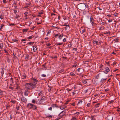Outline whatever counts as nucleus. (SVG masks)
<instances>
[{
	"label": "nucleus",
	"mask_w": 120,
	"mask_h": 120,
	"mask_svg": "<svg viewBox=\"0 0 120 120\" xmlns=\"http://www.w3.org/2000/svg\"><path fill=\"white\" fill-rule=\"evenodd\" d=\"M99 74L98 75L96 76V78L97 79H98L99 78Z\"/></svg>",
	"instance_id": "nucleus-36"
},
{
	"label": "nucleus",
	"mask_w": 120,
	"mask_h": 120,
	"mask_svg": "<svg viewBox=\"0 0 120 120\" xmlns=\"http://www.w3.org/2000/svg\"><path fill=\"white\" fill-rule=\"evenodd\" d=\"M72 45L71 44H69L68 45V47H71V46Z\"/></svg>",
	"instance_id": "nucleus-48"
},
{
	"label": "nucleus",
	"mask_w": 120,
	"mask_h": 120,
	"mask_svg": "<svg viewBox=\"0 0 120 120\" xmlns=\"http://www.w3.org/2000/svg\"><path fill=\"white\" fill-rule=\"evenodd\" d=\"M60 108L61 109H63L65 108V107H60Z\"/></svg>",
	"instance_id": "nucleus-61"
},
{
	"label": "nucleus",
	"mask_w": 120,
	"mask_h": 120,
	"mask_svg": "<svg viewBox=\"0 0 120 120\" xmlns=\"http://www.w3.org/2000/svg\"><path fill=\"white\" fill-rule=\"evenodd\" d=\"M112 19H109L108 20V22H112Z\"/></svg>",
	"instance_id": "nucleus-51"
},
{
	"label": "nucleus",
	"mask_w": 120,
	"mask_h": 120,
	"mask_svg": "<svg viewBox=\"0 0 120 120\" xmlns=\"http://www.w3.org/2000/svg\"><path fill=\"white\" fill-rule=\"evenodd\" d=\"M41 76L42 77H46V75H45L44 74H42L41 75Z\"/></svg>",
	"instance_id": "nucleus-38"
},
{
	"label": "nucleus",
	"mask_w": 120,
	"mask_h": 120,
	"mask_svg": "<svg viewBox=\"0 0 120 120\" xmlns=\"http://www.w3.org/2000/svg\"><path fill=\"white\" fill-rule=\"evenodd\" d=\"M83 69L82 68H79L77 69V71L78 72H82L83 71Z\"/></svg>",
	"instance_id": "nucleus-13"
},
{
	"label": "nucleus",
	"mask_w": 120,
	"mask_h": 120,
	"mask_svg": "<svg viewBox=\"0 0 120 120\" xmlns=\"http://www.w3.org/2000/svg\"><path fill=\"white\" fill-rule=\"evenodd\" d=\"M76 120V118L74 117H72L71 120Z\"/></svg>",
	"instance_id": "nucleus-34"
},
{
	"label": "nucleus",
	"mask_w": 120,
	"mask_h": 120,
	"mask_svg": "<svg viewBox=\"0 0 120 120\" xmlns=\"http://www.w3.org/2000/svg\"><path fill=\"white\" fill-rule=\"evenodd\" d=\"M12 41H13L14 42H17V41H18V40L16 39H12Z\"/></svg>",
	"instance_id": "nucleus-32"
},
{
	"label": "nucleus",
	"mask_w": 120,
	"mask_h": 120,
	"mask_svg": "<svg viewBox=\"0 0 120 120\" xmlns=\"http://www.w3.org/2000/svg\"><path fill=\"white\" fill-rule=\"evenodd\" d=\"M107 16L108 17H110L111 16V15H107Z\"/></svg>",
	"instance_id": "nucleus-64"
},
{
	"label": "nucleus",
	"mask_w": 120,
	"mask_h": 120,
	"mask_svg": "<svg viewBox=\"0 0 120 120\" xmlns=\"http://www.w3.org/2000/svg\"><path fill=\"white\" fill-rule=\"evenodd\" d=\"M90 103H88L87 105V107H88L90 106Z\"/></svg>",
	"instance_id": "nucleus-54"
},
{
	"label": "nucleus",
	"mask_w": 120,
	"mask_h": 120,
	"mask_svg": "<svg viewBox=\"0 0 120 120\" xmlns=\"http://www.w3.org/2000/svg\"><path fill=\"white\" fill-rule=\"evenodd\" d=\"M4 26V25L2 24L0 26V27L1 28H2Z\"/></svg>",
	"instance_id": "nucleus-56"
},
{
	"label": "nucleus",
	"mask_w": 120,
	"mask_h": 120,
	"mask_svg": "<svg viewBox=\"0 0 120 120\" xmlns=\"http://www.w3.org/2000/svg\"><path fill=\"white\" fill-rule=\"evenodd\" d=\"M104 28H103V27H100L99 28V30H101L103 29Z\"/></svg>",
	"instance_id": "nucleus-41"
},
{
	"label": "nucleus",
	"mask_w": 120,
	"mask_h": 120,
	"mask_svg": "<svg viewBox=\"0 0 120 120\" xmlns=\"http://www.w3.org/2000/svg\"><path fill=\"white\" fill-rule=\"evenodd\" d=\"M36 101L34 100H33L32 101V102L33 103H35Z\"/></svg>",
	"instance_id": "nucleus-46"
},
{
	"label": "nucleus",
	"mask_w": 120,
	"mask_h": 120,
	"mask_svg": "<svg viewBox=\"0 0 120 120\" xmlns=\"http://www.w3.org/2000/svg\"><path fill=\"white\" fill-rule=\"evenodd\" d=\"M46 97H42L41 99H39V103L40 104H43L45 102L44 101L46 100Z\"/></svg>",
	"instance_id": "nucleus-3"
},
{
	"label": "nucleus",
	"mask_w": 120,
	"mask_h": 120,
	"mask_svg": "<svg viewBox=\"0 0 120 120\" xmlns=\"http://www.w3.org/2000/svg\"><path fill=\"white\" fill-rule=\"evenodd\" d=\"M57 58V57L56 56L54 57H52L51 58L53 59H56Z\"/></svg>",
	"instance_id": "nucleus-37"
},
{
	"label": "nucleus",
	"mask_w": 120,
	"mask_h": 120,
	"mask_svg": "<svg viewBox=\"0 0 120 120\" xmlns=\"http://www.w3.org/2000/svg\"><path fill=\"white\" fill-rule=\"evenodd\" d=\"M63 44V43H59L57 44V45H62Z\"/></svg>",
	"instance_id": "nucleus-35"
},
{
	"label": "nucleus",
	"mask_w": 120,
	"mask_h": 120,
	"mask_svg": "<svg viewBox=\"0 0 120 120\" xmlns=\"http://www.w3.org/2000/svg\"><path fill=\"white\" fill-rule=\"evenodd\" d=\"M41 94H42L41 91L40 92V93H39L38 94V95H39V96H41Z\"/></svg>",
	"instance_id": "nucleus-40"
},
{
	"label": "nucleus",
	"mask_w": 120,
	"mask_h": 120,
	"mask_svg": "<svg viewBox=\"0 0 120 120\" xmlns=\"http://www.w3.org/2000/svg\"><path fill=\"white\" fill-rule=\"evenodd\" d=\"M82 100H80L79 101L78 103L77 104V105H82Z\"/></svg>",
	"instance_id": "nucleus-11"
},
{
	"label": "nucleus",
	"mask_w": 120,
	"mask_h": 120,
	"mask_svg": "<svg viewBox=\"0 0 120 120\" xmlns=\"http://www.w3.org/2000/svg\"><path fill=\"white\" fill-rule=\"evenodd\" d=\"M33 36H29L26 38L27 39H31L32 38H33Z\"/></svg>",
	"instance_id": "nucleus-28"
},
{
	"label": "nucleus",
	"mask_w": 120,
	"mask_h": 120,
	"mask_svg": "<svg viewBox=\"0 0 120 120\" xmlns=\"http://www.w3.org/2000/svg\"><path fill=\"white\" fill-rule=\"evenodd\" d=\"M64 71V69H62L60 70L59 71H58V73H61L62 72H63Z\"/></svg>",
	"instance_id": "nucleus-22"
},
{
	"label": "nucleus",
	"mask_w": 120,
	"mask_h": 120,
	"mask_svg": "<svg viewBox=\"0 0 120 120\" xmlns=\"http://www.w3.org/2000/svg\"><path fill=\"white\" fill-rule=\"evenodd\" d=\"M21 101L24 103H26L27 101V99L26 98L24 97H22L21 98Z\"/></svg>",
	"instance_id": "nucleus-8"
},
{
	"label": "nucleus",
	"mask_w": 120,
	"mask_h": 120,
	"mask_svg": "<svg viewBox=\"0 0 120 120\" xmlns=\"http://www.w3.org/2000/svg\"><path fill=\"white\" fill-rule=\"evenodd\" d=\"M118 13H116L114 14L115 16L116 17L118 15Z\"/></svg>",
	"instance_id": "nucleus-59"
},
{
	"label": "nucleus",
	"mask_w": 120,
	"mask_h": 120,
	"mask_svg": "<svg viewBox=\"0 0 120 120\" xmlns=\"http://www.w3.org/2000/svg\"><path fill=\"white\" fill-rule=\"evenodd\" d=\"M113 117L112 116H111L109 119V120H113Z\"/></svg>",
	"instance_id": "nucleus-30"
},
{
	"label": "nucleus",
	"mask_w": 120,
	"mask_h": 120,
	"mask_svg": "<svg viewBox=\"0 0 120 120\" xmlns=\"http://www.w3.org/2000/svg\"><path fill=\"white\" fill-rule=\"evenodd\" d=\"M51 106L53 108H57L58 107V106L57 105L53 104H52Z\"/></svg>",
	"instance_id": "nucleus-12"
},
{
	"label": "nucleus",
	"mask_w": 120,
	"mask_h": 120,
	"mask_svg": "<svg viewBox=\"0 0 120 120\" xmlns=\"http://www.w3.org/2000/svg\"><path fill=\"white\" fill-rule=\"evenodd\" d=\"M52 107H50L48 109L50 110H52Z\"/></svg>",
	"instance_id": "nucleus-60"
},
{
	"label": "nucleus",
	"mask_w": 120,
	"mask_h": 120,
	"mask_svg": "<svg viewBox=\"0 0 120 120\" xmlns=\"http://www.w3.org/2000/svg\"><path fill=\"white\" fill-rule=\"evenodd\" d=\"M114 41H115V42H118V40L117 39H114Z\"/></svg>",
	"instance_id": "nucleus-42"
},
{
	"label": "nucleus",
	"mask_w": 120,
	"mask_h": 120,
	"mask_svg": "<svg viewBox=\"0 0 120 120\" xmlns=\"http://www.w3.org/2000/svg\"><path fill=\"white\" fill-rule=\"evenodd\" d=\"M90 22L92 25L94 23V20L92 16H91L90 17Z\"/></svg>",
	"instance_id": "nucleus-7"
},
{
	"label": "nucleus",
	"mask_w": 120,
	"mask_h": 120,
	"mask_svg": "<svg viewBox=\"0 0 120 120\" xmlns=\"http://www.w3.org/2000/svg\"><path fill=\"white\" fill-rule=\"evenodd\" d=\"M91 120H95V118L94 117V116H91L90 118Z\"/></svg>",
	"instance_id": "nucleus-20"
},
{
	"label": "nucleus",
	"mask_w": 120,
	"mask_h": 120,
	"mask_svg": "<svg viewBox=\"0 0 120 120\" xmlns=\"http://www.w3.org/2000/svg\"><path fill=\"white\" fill-rule=\"evenodd\" d=\"M63 35H64L63 34H62L59 36V39H61L63 36Z\"/></svg>",
	"instance_id": "nucleus-21"
},
{
	"label": "nucleus",
	"mask_w": 120,
	"mask_h": 120,
	"mask_svg": "<svg viewBox=\"0 0 120 120\" xmlns=\"http://www.w3.org/2000/svg\"><path fill=\"white\" fill-rule=\"evenodd\" d=\"M100 103H98L96 104L95 106V107L96 108H98L99 107V105H100Z\"/></svg>",
	"instance_id": "nucleus-23"
},
{
	"label": "nucleus",
	"mask_w": 120,
	"mask_h": 120,
	"mask_svg": "<svg viewBox=\"0 0 120 120\" xmlns=\"http://www.w3.org/2000/svg\"><path fill=\"white\" fill-rule=\"evenodd\" d=\"M66 38H64L63 40V42H65L66 40Z\"/></svg>",
	"instance_id": "nucleus-53"
},
{
	"label": "nucleus",
	"mask_w": 120,
	"mask_h": 120,
	"mask_svg": "<svg viewBox=\"0 0 120 120\" xmlns=\"http://www.w3.org/2000/svg\"><path fill=\"white\" fill-rule=\"evenodd\" d=\"M14 12L16 14L17 12V11L16 10H14Z\"/></svg>",
	"instance_id": "nucleus-62"
},
{
	"label": "nucleus",
	"mask_w": 120,
	"mask_h": 120,
	"mask_svg": "<svg viewBox=\"0 0 120 120\" xmlns=\"http://www.w3.org/2000/svg\"><path fill=\"white\" fill-rule=\"evenodd\" d=\"M83 82L85 84L87 82L85 80H84L83 81Z\"/></svg>",
	"instance_id": "nucleus-47"
},
{
	"label": "nucleus",
	"mask_w": 120,
	"mask_h": 120,
	"mask_svg": "<svg viewBox=\"0 0 120 120\" xmlns=\"http://www.w3.org/2000/svg\"><path fill=\"white\" fill-rule=\"evenodd\" d=\"M80 113L79 112H76L74 113L75 115L76 114H77V115H79Z\"/></svg>",
	"instance_id": "nucleus-43"
},
{
	"label": "nucleus",
	"mask_w": 120,
	"mask_h": 120,
	"mask_svg": "<svg viewBox=\"0 0 120 120\" xmlns=\"http://www.w3.org/2000/svg\"><path fill=\"white\" fill-rule=\"evenodd\" d=\"M9 25L10 26H14L15 25V24L14 23H11V24H10Z\"/></svg>",
	"instance_id": "nucleus-49"
},
{
	"label": "nucleus",
	"mask_w": 120,
	"mask_h": 120,
	"mask_svg": "<svg viewBox=\"0 0 120 120\" xmlns=\"http://www.w3.org/2000/svg\"><path fill=\"white\" fill-rule=\"evenodd\" d=\"M20 16L18 14H17L15 16V18L16 19H17Z\"/></svg>",
	"instance_id": "nucleus-26"
},
{
	"label": "nucleus",
	"mask_w": 120,
	"mask_h": 120,
	"mask_svg": "<svg viewBox=\"0 0 120 120\" xmlns=\"http://www.w3.org/2000/svg\"><path fill=\"white\" fill-rule=\"evenodd\" d=\"M28 91L27 90H25V91L24 92V95L25 96H27L28 95Z\"/></svg>",
	"instance_id": "nucleus-18"
},
{
	"label": "nucleus",
	"mask_w": 120,
	"mask_h": 120,
	"mask_svg": "<svg viewBox=\"0 0 120 120\" xmlns=\"http://www.w3.org/2000/svg\"><path fill=\"white\" fill-rule=\"evenodd\" d=\"M88 91V89H87L86 90H85V93H87Z\"/></svg>",
	"instance_id": "nucleus-63"
},
{
	"label": "nucleus",
	"mask_w": 120,
	"mask_h": 120,
	"mask_svg": "<svg viewBox=\"0 0 120 120\" xmlns=\"http://www.w3.org/2000/svg\"><path fill=\"white\" fill-rule=\"evenodd\" d=\"M66 24V23H65L63 26H68V28H70V26L68 25H67Z\"/></svg>",
	"instance_id": "nucleus-24"
},
{
	"label": "nucleus",
	"mask_w": 120,
	"mask_h": 120,
	"mask_svg": "<svg viewBox=\"0 0 120 120\" xmlns=\"http://www.w3.org/2000/svg\"><path fill=\"white\" fill-rule=\"evenodd\" d=\"M110 71L109 68L108 67H106L105 68V70L103 72L107 74V73L109 72Z\"/></svg>",
	"instance_id": "nucleus-6"
},
{
	"label": "nucleus",
	"mask_w": 120,
	"mask_h": 120,
	"mask_svg": "<svg viewBox=\"0 0 120 120\" xmlns=\"http://www.w3.org/2000/svg\"><path fill=\"white\" fill-rule=\"evenodd\" d=\"M34 42H30L29 43H28V44H29L30 45H33V44H34Z\"/></svg>",
	"instance_id": "nucleus-31"
},
{
	"label": "nucleus",
	"mask_w": 120,
	"mask_h": 120,
	"mask_svg": "<svg viewBox=\"0 0 120 120\" xmlns=\"http://www.w3.org/2000/svg\"><path fill=\"white\" fill-rule=\"evenodd\" d=\"M28 29H23V32H27L28 30Z\"/></svg>",
	"instance_id": "nucleus-27"
},
{
	"label": "nucleus",
	"mask_w": 120,
	"mask_h": 120,
	"mask_svg": "<svg viewBox=\"0 0 120 120\" xmlns=\"http://www.w3.org/2000/svg\"><path fill=\"white\" fill-rule=\"evenodd\" d=\"M33 51L34 52H35L36 51V50H37V49L34 46H33Z\"/></svg>",
	"instance_id": "nucleus-17"
},
{
	"label": "nucleus",
	"mask_w": 120,
	"mask_h": 120,
	"mask_svg": "<svg viewBox=\"0 0 120 120\" xmlns=\"http://www.w3.org/2000/svg\"><path fill=\"white\" fill-rule=\"evenodd\" d=\"M4 73V68H3L2 69L1 71V77H3V74Z\"/></svg>",
	"instance_id": "nucleus-10"
},
{
	"label": "nucleus",
	"mask_w": 120,
	"mask_h": 120,
	"mask_svg": "<svg viewBox=\"0 0 120 120\" xmlns=\"http://www.w3.org/2000/svg\"><path fill=\"white\" fill-rule=\"evenodd\" d=\"M78 5L79 9L81 10H84L87 8L86 6H87V4H85L84 3H81L79 4Z\"/></svg>",
	"instance_id": "nucleus-2"
},
{
	"label": "nucleus",
	"mask_w": 120,
	"mask_h": 120,
	"mask_svg": "<svg viewBox=\"0 0 120 120\" xmlns=\"http://www.w3.org/2000/svg\"><path fill=\"white\" fill-rule=\"evenodd\" d=\"M23 77V79L22 78V79H25L26 78L27 76H26V75L25 73H23L22 74V76Z\"/></svg>",
	"instance_id": "nucleus-16"
},
{
	"label": "nucleus",
	"mask_w": 120,
	"mask_h": 120,
	"mask_svg": "<svg viewBox=\"0 0 120 120\" xmlns=\"http://www.w3.org/2000/svg\"><path fill=\"white\" fill-rule=\"evenodd\" d=\"M85 29H84L82 31V33H81L82 34H83V33H84L85 32Z\"/></svg>",
	"instance_id": "nucleus-50"
},
{
	"label": "nucleus",
	"mask_w": 120,
	"mask_h": 120,
	"mask_svg": "<svg viewBox=\"0 0 120 120\" xmlns=\"http://www.w3.org/2000/svg\"><path fill=\"white\" fill-rule=\"evenodd\" d=\"M77 49L76 48H73V50H75L76 51L77 50Z\"/></svg>",
	"instance_id": "nucleus-57"
},
{
	"label": "nucleus",
	"mask_w": 120,
	"mask_h": 120,
	"mask_svg": "<svg viewBox=\"0 0 120 120\" xmlns=\"http://www.w3.org/2000/svg\"><path fill=\"white\" fill-rule=\"evenodd\" d=\"M25 86L26 88L27 89L30 90L32 89V86L30 83H26Z\"/></svg>",
	"instance_id": "nucleus-4"
},
{
	"label": "nucleus",
	"mask_w": 120,
	"mask_h": 120,
	"mask_svg": "<svg viewBox=\"0 0 120 120\" xmlns=\"http://www.w3.org/2000/svg\"><path fill=\"white\" fill-rule=\"evenodd\" d=\"M94 43H96L97 44H98V42L96 41H94Z\"/></svg>",
	"instance_id": "nucleus-55"
},
{
	"label": "nucleus",
	"mask_w": 120,
	"mask_h": 120,
	"mask_svg": "<svg viewBox=\"0 0 120 120\" xmlns=\"http://www.w3.org/2000/svg\"><path fill=\"white\" fill-rule=\"evenodd\" d=\"M114 100H111L110 101H109V102L110 103H112L114 102Z\"/></svg>",
	"instance_id": "nucleus-44"
},
{
	"label": "nucleus",
	"mask_w": 120,
	"mask_h": 120,
	"mask_svg": "<svg viewBox=\"0 0 120 120\" xmlns=\"http://www.w3.org/2000/svg\"><path fill=\"white\" fill-rule=\"evenodd\" d=\"M70 75L71 76H73L75 75V74L72 72L70 73Z\"/></svg>",
	"instance_id": "nucleus-25"
},
{
	"label": "nucleus",
	"mask_w": 120,
	"mask_h": 120,
	"mask_svg": "<svg viewBox=\"0 0 120 120\" xmlns=\"http://www.w3.org/2000/svg\"><path fill=\"white\" fill-rule=\"evenodd\" d=\"M110 32H109V31L106 32V34H110Z\"/></svg>",
	"instance_id": "nucleus-58"
},
{
	"label": "nucleus",
	"mask_w": 120,
	"mask_h": 120,
	"mask_svg": "<svg viewBox=\"0 0 120 120\" xmlns=\"http://www.w3.org/2000/svg\"><path fill=\"white\" fill-rule=\"evenodd\" d=\"M37 107L35 105H33L32 108L34 110H36L37 109Z\"/></svg>",
	"instance_id": "nucleus-15"
},
{
	"label": "nucleus",
	"mask_w": 120,
	"mask_h": 120,
	"mask_svg": "<svg viewBox=\"0 0 120 120\" xmlns=\"http://www.w3.org/2000/svg\"><path fill=\"white\" fill-rule=\"evenodd\" d=\"M66 112V111H63L61 112L59 115V116L60 117V118H62V116H64V114H65Z\"/></svg>",
	"instance_id": "nucleus-5"
},
{
	"label": "nucleus",
	"mask_w": 120,
	"mask_h": 120,
	"mask_svg": "<svg viewBox=\"0 0 120 120\" xmlns=\"http://www.w3.org/2000/svg\"><path fill=\"white\" fill-rule=\"evenodd\" d=\"M20 106H17L16 107V109H17V110H18L19 109V108Z\"/></svg>",
	"instance_id": "nucleus-45"
},
{
	"label": "nucleus",
	"mask_w": 120,
	"mask_h": 120,
	"mask_svg": "<svg viewBox=\"0 0 120 120\" xmlns=\"http://www.w3.org/2000/svg\"><path fill=\"white\" fill-rule=\"evenodd\" d=\"M33 104L31 103H29L27 104V107L29 108V109H31L32 108Z\"/></svg>",
	"instance_id": "nucleus-9"
},
{
	"label": "nucleus",
	"mask_w": 120,
	"mask_h": 120,
	"mask_svg": "<svg viewBox=\"0 0 120 120\" xmlns=\"http://www.w3.org/2000/svg\"><path fill=\"white\" fill-rule=\"evenodd\" d=\"M28 13V12H26L24 13V14L25 15H26V16H27V14Z\"/></svg>",
	"instance_id": "nucleus-39"
},
{
	"label": "nucleus",
	"mask_w": 120,
	"mask_h": 120,
	"mask_svg": "<svg viewBox=\"0 0 120 120\" xmlns=\"http://www.w3.org/2000/svg\"><path fill=\"white\" fill-rule=\"evenodd\" d=\"M107 79V78L105 79H102L101 80L100 82H101L102 83L103 82H104Z\"/></svg>",
	"instance_id": "nucleus-14"
},
{
	"label": "nucleus",
	"mask_w": 120,
	"mask_h": 120,
	"mask_svg": "<svg viewBox=\"0 0 120 120\" xmlns=\"http://www.w3.org/2000/svg\"><path fill=\"white\" fill-rule=\"evenodd\" d=\"M38 81L34 78L32 79L30 83L32 86V89H34L36 87V84Z\"/></svg>",
	"instance_id": "nucleus-1"
},
{
	"label": "nucleus",
	"mask_w": 120,
	"mask_h": 120,
	"mask_svg": "<svg viewBox=\"0 0 120 120\" xmlns=\"http://www.w3.org/2000/svg\"><path fill=\"white\" fill-rule=\"evenodd\" d=\"M75 90H74V92H72V93L74 95L75 94H76V93H75Z\"/></svg>",
	"instance_id": "nucleus-52"
},
{
	"label": "nucleus",
	"mask_w": 120,
	"mask_h": 120,
	"mask_svg": "<svg viewBox=\"0 0 120 120\" xmlns=\"http://www.w3.org/2000/svg\"><path fill=\"white\" fill-rule=\"evenodd\" d=\"M0 94L1 95H3V91L0 90Z\"/></svg>",
	"instance_id": "nucleus-33"
},
{
	"label": "nucleus",
	"mask_w": 120,
	"mask_h": 120,
	"mask_svg": "<svg viewBox=\"0 0 120 120\" xmlns=\"http://www.w3.org/2000/svg\"><path fill=\"white\" fill-rule=\"evenodd\" d=\"M46 115V118H49V117H50L51 118H52V116L51 115Z\"/></svg>",
	"instance_id": "nucleus-19"
},
{
	"label": "nucleus",
	"mask_w": 120,
	"mask_h": 120,
	"mask_svg": "<svg viewBox=\"0 0 120 120\" xmlns=\"http://www.w3.org/2000/svg\"><path fill=\"white\" fill-rule=\"evenodd\" d=\"M29 55H27L26 56L25 59H28L29 58Z\"/></svg>",
	"instance_id": "nucleus-29"
}]
</instances>
